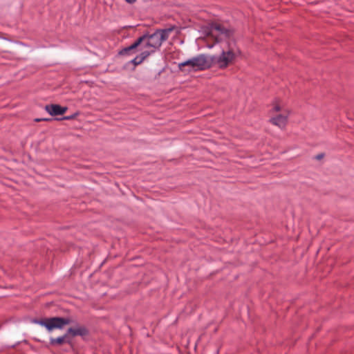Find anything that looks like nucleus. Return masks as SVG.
<instances>
[{
	"instance_id": "obj_1",
	"label": "nucleus",
	"mask_w": 354,
	"mask_h": 354,
	"mask_svg": "<svg viewBox=\"0 0 354 354\" xmlns=\"http://www.w3.org/2000/svg\"><path fill=\"white\" fill-rule=\"evenodd\" d=\"M176 29H177V27L172 26L168 28L157 30L151 35H144L140 37L131 46L122 49L120 54L127 55L138 48H139V50L147 48L146 50L150 54L153 53L156 50L159 49L162 42L168 39L169 35Z\"/></svg>"
},
{
	"instance_id": "obj_2",
	"label": "nucleus",
	"mask_w": 354,
	"mask_h": 354,
	"mask_svg": "<svg viewBox=\"0 0 354 354\" xmlns=\"http://www.w3.org/2000/svg\"><path fill=\"white\" fill-rule=\"evenodd\" d=\"M239 54H240L239 49H235L229 45L227 50H223L220 55L211 57L212 64L221 69H224L233 63Z\"/></svg>"
},
{
	"instance_id": "obj_3",
	"label": "nucleus",
	"mask_w": 354,
	"mask_h": 354,
	"mask_svg": "<svg viewBox=\"0 0 354 354\" xmlns=\"http://www.w3.org/2000/svg\"><path fill=\"white\" fill-rule=\"evenodd\" d=\"M211 65V59H209L205 55H200L184 62L180 63L178 64V68L180 70L184 71V68L187 66L189 67L187 72H191L205 70L209 68Z\"/></svg>"
},
{
	"instance_id": "obj_4",
	"label": "nucleus",
	"mask_w": 354,
	"mask_h": 354,
	"mask_svg": "<svg viewBox=\"0 0 354 354\" xmlns=\"http://www.w3.org/2000/svg\"><path fill=\"white\" fill-rule=\"evenodd\" d=\"M32 322L44 326L48 330L50 331L55 328H62L64 326L71 324V319L69 318L54 317L41 319H34Z\"/></svg>"
},
{
	"instance_id": "obj_5",
	"label": "nucleus",
	"mask_w": 354,
	"mask_h": 354,
	"mask_svg": "<svg viewBox=\"0 0 354 354\" xmlns=\"http://www.w3.org/2000/svg\"><path fill=\"white\" fill-rule=\"evenodd\" d=\"M290 115L289 111H283V113L272 114L270 122L280 129H284L288 123V118Z\"/></svg>"
},
{
	"instance_id": "obj_6",
	"label": "nucleus",
	"mask_w": 354,
	"mask_h": 354,
	"mask_svg": "<svg viewBox=\"0 0 354 354\" xmlns=\"http://www.w3.org/2000/svg\"><path fill=\"white\" fill-rule=\"evenodd\" d=\"M45 110L51 115H59L66 111L67 107H62L58 104H50L45 106Z\"/></svg>"
},
{
	"instance_id": "obj_7",
	"label": "nucleus",
	"mask_w": 354,
	"mask_h": 354,
	"mask_svg": "<svg viewBox=\"0 0 354 354\" xmlns=\"http://www.w3.org/2000/svg\"><path fill=\"white\" fill-rule=\"evenodd\" d=\"M214 31L224 35L225 37H230L232 35V31L231 30L227 29L222 25L217 23L212 24L211 26L212 34H214Z\"/></svg>"
},
{
	"instance_id": "obj_8",
	"label": "nucleus",
	"mask_w": 354,
	"mask_h": 354,
	"mask_svg": "<svg viewBox=\"0 0 354 354\" xmlns=\"http://www.w3.org/2000/svg\"><path fill=\"white\" fill-rule=\"evenodd\" d=\"M68 333V337H75V336H84L88 333L87 330L84 327L78 326L76 328H70L68 329L67 333Z\"/></svg>"
},
{
	"instance_id": "obj_9",
	"label": "nucleus",
	"mask_w": 354,
	"mask_h": 354,
	"mask_svg": "<svg viewBox=\"0 0 354 354\" xmlns=\"http://www.w3.org/2000/svg\"><path fill=\"white\" fill-rule=\"evenodd\" d=\"M71 342V339L68 337V333H66L62 337H59L57 338H52L50 339V344L52 345H55V344L62 345L64 343L70 344Z\"/></svg>"
},
{
	"instance_id": "obj_10",
	"label": "nucleus",
	"mask_w": 354,
	"mask_h": 354,
	"mask_svg": "<svg viewBox=\"0 0 354 354\" xmlns=\"http://www.w3.org/2000/svg\"><path fill=\"white\" fill-rule=\"evenodd\" d=\"M142 53L136 56L132 61L131 62L134 64V65H138V64H140L147 57H149L151 54L147 51L146 50L143 49L142 50H141Z\"/></svg>"
},
{
	"instance_id": "obj_11",
	"label": "nucleus",
	"mask_w": 354,
	"mask_h": 354,
	"mask_svg": "<svg viewBox=\"0 0 354 354\" xmlns=\"http://www.w3.org/2000/svg\"><path fill=\"white\" fill-rule=\"evenodd\" d=\"M283 111H288L286 109L279 100H276L272 104V109L270 110V114L283 113Z\"/></svg>"
},
{
	"instance_id": "obj_12",
	"label": "nucleus",
	"mask_w": 354,
	"mask_h": 354,
	"mask_svg": "<svg viewBox=\"0 0 354 354\" xmlns=\"http://www.w3.org/2000/svg\"><path fill=\"white\" fill-rule=\"evenodd\" d=\"M53 118H35V121L38 122L41 121H51L53 120ZM55 120H58L57 118H55Z\"/></svg>"
},
{
	"instance_id": "obj_13",
	"label": "nucleus",
	"mask_w": 354,
	"mask_h": 354,
	"mask_svg": "<svg viewBox=\"0 0 354 354\" xmlns=\"http://www.w3.org/2000/svg\"><path fill=\"white\" fill-rule=\"evenodd\" d=\"M124 1L130 4H133L136 1V0H124Z\"/></svg>"
},
{
	"instance_id": "obj_14",
	"label": "nucleus",
	"mask_w": 354,
	"mask_h": 354,
	"mask_svg": "<svg viewBox=\"0 0 354 354\" xmlns=\"http://www.w3.org/2000/svg\"><path fill=\"white\" fill-rule=\"evenodd\" d=\"M323 157H324V155H323V154H318V155L316 156V158H317V160H320V159H322Z\"/></svg>"
},
{
	"instance_id": "obj_15",
	"label": "nucleus",
	"mask_w": 354,
	"mask_h": 354,
	"mask_svg": "<svg viewBox=\"0 0 354 354\" xmlns=\"http://www.w3.org/2000/svg\"><path fill=\"white\" fill-rule=\"evenodd\" d=\"M74 115H71V116H66V117H64V119L65 120H70V119H73L74 118Z\"/></svg>"
}]
</instances>
